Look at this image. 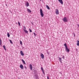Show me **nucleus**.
<instances>
[{"label":"nucleus","instance_id":"1","mask_svg":"<svg viewBox=\"0 0 79 79\" xmlns=\"http://www.w3.org/2000/svg\"><path fill=\"white\" fill-rule=\"evenodd\" d=\"M40 15L42 16V17H44V14L43 13V10L42 9H40Z\"/></svg>","mask_w":79,"mask_h":79},{"label":"nucleus","instance_id":"2","mask_svg":"<svg viewBox=\"0 0 79 79\" xmlns=\"http://www.w3.org/2000/svg\"><path fill=\"white\" fill-rule=\"evenodd\" d=\"M63 20L64 22H68V20L66 17H64V18L63 19Z\"/></svg>","mask_w":79,"mask_h":79},{"label":"nucleus","instance_id":"3","mask_svg":"<svg viewBox=\"0 0 79 79\" xmlns=\"http://www.w3.org/2000/svg\"><path fill=\"white\" fill-rule=\"evenodd\" d=\"M55 12L56 15H58V14H59V11L57 9L56 10Z\"/></svg>","mask_w":79,"mask_h":79},{"label":"nucleus","instance_id":"4","mask_svg":"<svg viewBox=\"0 0 79 79\" xmlns=\"http://www.w3.org/2000/svg\"><path fill=\"white\" fill-rule=\"evenodd\" d=\"M60 2V3H61L62 5L63 4V0H58Z\"/></svg>","mask_w":79,"mask_h":79},{"label":"nucleus","instance_id":"5","mask_svg":"<svg viewBox=\"0 0 79 79\" xmlns=\"http://www.w3.org/2000/svg\"><path fill=\"white\" fill-rule=\"evenodd\" d=\"M40 56L42 59H44V55L43 54H40Z\"/></svg>","mask_w":79,"mask_h":79},{"label":"nucleus","instance_id":"6","mask_svg":"<svg viewBox=\"0 0 79 79\" xmlns=\"http://www.w3.org/2000/svg\"><path fill=\"white\" fill-rule=\"evenodd\" d=\"M20 67L22 69H23L24 68V67L23 66V65L22 64H20Z\"/></svg>","mask_w":79,"mask_h":79},{"label":"nucleus","instance_id":"7","mask_svg":"<svg viewBox=\"0 0 79 79\" xmlns=\"http://www.w3.org/2000/svg\"><path fill=\"white\" fill-rule=\"evenodd\" d=\"M65 50H66L67 52H69V49H68V48H65Z\"/></svg>","mask_w":79,"mask_h":79},{"label":"nucleus","instance_id":"8","mask_svg":"<svg viewBox=\"0 0 79 79\" xmlns=\"http://www.w3.org/2000/svg\"><path fill=\"white\" fill-rule=\"evenodd\" d=\"M20 53L21 55H22V56H24V53H23V52L22 51H20Z\"/></svg>","mask_w":79,"mask_h":79},{"label":"nucleus","instance_id":"9","mask_svg":"<svg viewBox=\"0 0 79 79\" xmlns=\"http://www.w3.org/2000/svg\"><path fill=\"white\" fill-rule=\"evenodd\" d=\"M30 67L31 70H32V66L31 64H30Z\"/></svg>","mask_w":79,"mask_h":79},{"label":"nucleus","instance_id":"10","mask_svg":"<svg viewBox=\"0 0 79 79\" xmlns=\"http://www.w3.org/2000/svg\"><path fill=\"white\" fill-rule=\"evenodd\" d=\"M26 6L27 7L29 6V2H26Z\"/></svg>","mask_w":79,"mask_h":79},{"label":"nucleus","instance_id":"11","mask_svg":"<svg viewBox=\"0 0 79 79\" xmlns=\"http://www.w3.org/2000/svg\"><path fill=\"white\" fill-rule=\"evenodd\" d=\"M27 11H28V13H31V10H30V9H27Z\"/></svg>","mask_w":79,"mask_h":79},{"label":"nucleus","instance_id":"12","mask_svg":"<svg viewBox=\"0 0 79 79\" xmlns=\"http://www.w3.org/2000/svg\"><path fill=\"white\" fill-rule=\"evenodd\" d=\"M25 32V33H27V34H28V31H27L26 30L24 29H23Z\"/></svg>","mask_w":79,"mask_h":79},{"label":"nucleus","instance_id":"13","mask_svg":"<svg viewBox=\"0 0 79 79\" xmlns=\"http://www.w3.org/2000/svg\"><path fill=\"white\" fill-rule=\"evenodd\" d=\"M46 6L47 7V8L48 10H50V8L48 6L46 5Z\"/></svg>","mask_w":79,"mask_h":79},{"label":"nucleus","instance_id":"14","mask_svg":"<svg viewBox=\"0 0 79 79\" xmlns=\"http://www.w3.org/2000/svg\"><path fill=\"white\" fill-rule=\"evenodd\" d=\"M64 47H65V48H68V47H67V45H66V44L65 43V44H64Z\"/></svg>","mask_w":79,"mask_h":79},{"label":"nucleus","instance_id":"15","mask_svg":"<svg viewBox=\"0 0 79 79\" xmlns=\"http://www.w3.org/2000/svg\"><path fill=\"white\" fill-rule=\"evenodd\" d=\"M59 60L60 61V62H61V63H62V61H61V58L60 57H59Z\"/></svg>","mask_w":79,"mask_h":79},{"label":"nucleus","instance_id":"16","mask_svg":"<svg viewBox=\"0 0 79 79\" xmlns=\"http://www.w3.org/2000/svg\"><path fill=\"white\" fill-rule=\"evenodd\" d=\"M22 61L23 62L24 64H26V63H25V61H24V60L22 59Z\"/></svg>","mask_w":79,"mask_h":79},{"label":"nucleus","instance_id":"17","mask_svg":"<svg viewBox=\"0 0 79 79\" xmlns=\"http://www.w3.org/2000/svg\"><path fill=\"white\" fill-rule=\"evenodd\" d=\"M2 40H1V39H0V45H2Z\"/></svg>","mask_w":79,"mask_h":79},{"label":"nucleus","instance_id":"18","mask_svg":"<svg viewBox=\"0 0 79 79\" xmlns=\"http://www.w3.org/2000/svg\"><path fill=\"white\" fill-rule=\"evenodd\" d=\"M3 47L4 49L5 50H6V47H5V46L3 45Z\"/></svg>","mask_w":79,"mask_h":79},{"label":"nucleus","instance_id":"19","mask_svg":"<svg viewBox=\"0 0 79 79\" xmlns=\"http://www.w3.org/2000/svg\"><path fill=\"white\" fill-rule=\"evenodd\" d=\"M9 41L10 44H13V42H12V41H11V40H9Z\"/></svg>","mask_w":79,"mask_h":79},{"label":"nucleus","instance_id":"20","mask_svg":"<svg viewBox=\"0 0 79 79\" xmlns=\"http://www.w3.org/2000/svg\"><path fill=\"white\" fill-rule=\"evenodd\" d=\"M10 34H9V33H7V36L8 37H10Z\"/></svg>","mask_w":79,"mask_h":79},{"label":"nucleus","instance_id":"21","mask_svg":"<svg viewBox=\"0 0 79 79\" xmlns=\"http://www.w3.org/2000/svg\"><path fill=\"white\" fill-rule=\"evenodd\" d=\"M77 46H79V41H78V42L77 44Z\"/></svg>","mask_w":79,"mask_h":79},{"label":"nucleus","instance_id":"22","mask_svg":"<svg viewBox=\"0 0 79 79\" xmlns=\"http://www.w3.org/2000/svg\"><path fill=\"white\" fill-rule=\"evenodd\" d=\"M20 44H21V45H23V43H22V41H21L20 40Z\"/></svg>","mask_w":79,"mask_h":79},{"label":"nucleus","instance_id":"23","mask_svg":"<svg viewBox=\"0 0 79 79\" xmlns=\"http://www.w3.org/2000/svg\"><path fill=\"white\" fill-rule=\"evenodd\" d=\"M41 69L42 71H44V69H43V67L41 68Z\"/></svg>","mask_w":79,"mask_h":79},{"label":"nucleus","instance_id":"24","mask_svg":"<svg viewBox=\"0 0 79 79\" xmlns=\"http://www.w3.org/2000/svg\"><path fill=\"white\" fill-rule=\"evenodd\" d=\"M18 23L19 26H21V25L20 24V23H19V22H18Z\"/></svg>","mask_w":79,"mask_h":79},{"label":"nucleus","instance_id":"25","mask_svg":"<svg viewBox=\"0 0 79 79\" xmlns=\"http://www.w3.org/2000/svg\"><path fill=\"white\" fill-rule=\"evenodd\" d=\"M29 31H30V32H32V30H31V29H29Z\"/></svg>","mask_w":79,"mask_h":79},{"label":"nucleus","instance_id":"26","mask_svg":"<svg viewBox=\"0 0 79 79\" xmlns=\"http://www.w3.org/2000/svg\"><path fill=\"white\" fill-rule=\"evenodd\" d=\"M43 71V73L44 74H45V72H44V70L43 71Z\"/></svg>","mask_w":79,"mask_h":79},{"label":"nucleus","instance_id":"27","mask_svg":"<svg viewBox=\"0 0 79 79\" xmlns=\"http://www.w3.org/2000/svg\"><path fill=\"white\" fill-rule=\"evenodd\" d=\"M34 35H35V36H36V34H35V33H34Z\"/></svg>","mask_w":79,"mask_h":79},{"label":"nucleus","instance_id":"28","mask_svg":"<svg viewBox=\"0 0 79 79\" xmlns=\"http://www.w3.org/2000/svg\"><path fill=\"white\" fill-rule=\"evenodd\" d=\"M23 27L24 29H26V27L24 26Z\"/></svg>","mask_w":79,"mask_h":79},{"label":"nucleus","instance_id":"29","mask_svg":"<svg viewBox=\"0 0 79 79\" xmlns=\"http://www.w3.org/2000/svg\"><path fill=\"white\" fill-rule=\"evenodd\" d=\"M25 69H27V68L25 66Z\"/></svg>","mask_w":79,"mask_h":79},{"label":"nucleus","instance_id":"30","mask_svg":"<svg viewBox=\"0 0 79 79\" xmlns=\"http://www.w3.org/2000/svg\"><path fill=\"white\" fill-rule=\"evenodd\" d=\"M63 58L64 59V56L63 57Z\"/></svg>","mask_w":79,"mask_h":79},{"label":"nucleus","instance_id":"31","mask_svg":"<svg viewBox=\"0 0 79 79\" xmlns=\"http://www.w3.org/2000/svg\"><path fill=\"white\" fill-rule=\"evenodd\" d=\"M32 24H33V23H32V22H31Z\"/></svg>","mask_w":79,"mask_h":79},{"label":"nucleus","instance_id":"32","mask_svg":"<svg viewBox=\"0 0 79 79\" xmlns=\"http://www.w3.org/2000/svg\"><path fill=\"white\" fill-rule=\"evenodd\" d=\"M74 36H75V34H74Z\"/></svg>","mask_w":79,"mask_h":79},{"label":"nucleus","instance_id":"33","mask_svg":"<svg viewBox=\"0 0 79 79\" xmlns=\"http://www.w3.org/2000/svg\"><path fill=\"white\" fill-rule=\"evenodd\" d=\"M76 51H77V49H76Z\"/></svg>","mask_w":79,"mask_h":79},{"label":"nucleus","instance_id":"34","mask_svg":"<svg viewBox=\"0 0 79 79\" xmlns=\"http://www.w3.org/2000/svg\"><path fill=\"white\" fill-rule=\"evenodd\" d=\"M6 6H7V5L6 4Z\"/></svg>","mask_w":79,"mask_h":79},{"label":"nucleus","instance_id":"35","mask_svg":"<svg viewBox=\"0 0 79 79\" xmlns=\"http://www.w3.org/2000/svg\"><path fill=\"white\" fill-rule=\"evenodd\" d=\"M40 1H41V0H40Z\"/></svg>","mask_w":79,"mask_h":79}]
</instances>
